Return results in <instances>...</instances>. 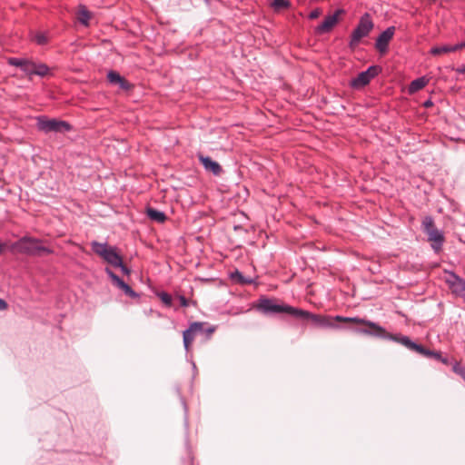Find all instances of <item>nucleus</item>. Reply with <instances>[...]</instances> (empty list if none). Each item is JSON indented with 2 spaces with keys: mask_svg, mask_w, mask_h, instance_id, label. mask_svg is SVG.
<instances>
[{
  "mask_svg": "<svg viewBox=\"0 0 465 465\" xmlns=\"http://www.w3.org/2000/svg\"><path fill=\"white\" fill-rule=\"evenodd\" d=\"M180 302L183 306H188V301L184 297L181 296Z\"/></svg>",
  "mask_w": 465,
  "mask_h": 465,
  "instance_id": "72a5a7b5",
  "label": "nucleus"
},
{
  "mask_svg": "<svg viewBox=\"0 0 465 465\" xmlns=\"http://www.w3.org/2000/svg\"><path fill=\"white\" fill-rule=\"evenodd\" d=\"M92 250L106 262L114 267H120L124 274H129L130 270L123 264L121 255L117 252L116 248L108 246L106 243L93 242L91 243Z\"/></svg>",
  "mask_w": 465,
  "mask_h": 465,
  "instance_id": "20e7f679",
  "label": "nucleus"
},
{
  "mask_svg": "<svg viewBox=\"0 0 465 465\" xmlns=\"http://www.w3.org/2000/svg\"><path fill=\"white\" fill-rule=\"evenodd\" d=\"M11 250L15 252L30 256H42L52 253V250L43 245V241L30 236H24L13 243Z\"/></svg>",
  "mask_w": 465,
  "mask_h": 465,
  "instance_id": "f03ea898",
  "label": "nucleus"
},
{
  "mask_svg": "<svg viewBox=\"0 0 465 465\" xmlns=\"http://www.w3.org/2000/svg\"><path fill=\"white\" fill-rule=\"evenodd\" d=\"M424 232L435 251H439L444 242L443 234L436 228L431 217H425L422 222Z\"/></svg>",
  "mask_w": 465,
  "mask_h": 465,
  "instance_id": "423d86ee",
  "label": "nucleus"
},
{
  "mask_svg": "<svg viewBox=\"0 0 465 465\" xmlns=\"http://www.w3.org/2000/svg\"><path fill=\"white\" fill-rule=\"evenodd\" d=\"M23 71L28 75L35 74V63L32 60L27 59L23 68Z\"/></svg>",
  "mask_w": 465,
  "mask_h": 465,
  "instance_id": "4be33fe9",
  "label": "nucleus"
},
{
  "mask_svg": "<svg viewBox=\"0 0 465 465\" xmlns=\"http://www.w3.org/2000/svg\"><path fill=\"white\" fill-rule=\"evenodd\" d=\"M446 282L454 294L465 298V281L453 273H450L446 277Z\"/></svg>",
  "mask_w": 465,
  "mask_h": 465,
  "instance_id": "9b49d317",
  "label": "nucleus"
},
{
  "mask_svg": "<svg viewBox=\"0 0 465 465\" xmlns=\"http://www.w3.org/2000/svg\"><path fill=\"white\" fill-rule=\"evenodd\" d=\"M395 32V27L391 26L383 31L378 37L376 41V48L381 52L384 53L387 51L388 45L390 41L392 39Z\"/></svg>",
  "mask_w": 465,
  "mask_h": 465,
  "instance_id": "f8f14e48",
  "label": "nucleus"
},
{
  "mask_svg": "<svg viewBox=\"0 0 465 465\" xmlns=\"http://www.w3.org/2000/svg\"><path fill=\"white\" fill-rule=\"evenodd\" d=\"M373 28V23L368 14L361 16L360 23L351 35V46L358 45Z\"/></svg>",
  "mask_w": 465,
  "mask_h": 465,
  "instance_id": "6e6552de",
  "label": "nucleus"
},
{
  "mask_svg": "<svg viewBox=\"0 0 465 465\" xmlns=\"http://www.w3.org/2000/svg\"><path fill=\"white\" fill-rule=\"evenodd\" d=\"M50 69L45 64H37L35 63V74L39 76H46L49 74Z\"/></svg>",
  "mask_w": 465,
  "mask_h": 465,
  "instance_id": "412c9836",
  "label": "nucleus"
},
{
  "mask_svg": "<svg viewBox=\"0 0 465 465\" xmlns=\"http://www.w3.org/2000/svg\"><path fill=\"white\" fill-rule=\"evenodd\" d=\"M381 72L377 65L369 67L366 71L360 73L356 78L352 79L351 84L353 88L360 89L370 83Z\"/></svg>",
  "mask_w": 465,
  "mask_h": 465,
  "instance_id": "1a4fd4ad",
  "label": "nucleus"
},
{
  "mask_svg": "<svg viewBox=\"0 0 465 465\" xmlns=\"http://www.w3.org/2000/svg\"><path fill=\"white\" fill-rule=\"evenodd\" d=\"M7 308V303L3 299H0V311H4Z\"/></svg>",
  "mask_w": 465,
  "mask_h": 465,
  "instance_id": "473e14b6",
  "label": "nucleus"
},
{
  "mask_svg": "<svg viewBox=\"0 0 465 465\" xmlns=\"http://www.w3.org/2000/svg\"><path fill=\"white\" fill-rule=\"evenodd\" d=\"M271 6L275 12H280L282 9H287L291 6V3L288 0H273L271 3Z\"/></svg>",
  "mask_w": 465,
  "mask_h": 465,
  "instance_id": "aec40b11",
  "label": "nucleus"
},
{
  "mask_svg": "<svg viewBox=\"0 0 465 465\" xmlns=\"http://www.w3.org/2000/svg\"><path fill=\"white\" fill-rule=\"evenodd\" d=\"M460 45H461V48H464L465 47V43H462Z\"/></svg>",
  "mask_w": 465,
  "mask_h": 465,
  "instance_id": "4c0bfd02",
  "label": "nucleus"
},
{
  "mask_svg": "<svg viewBox=\"0 0 465 465\" xmlns=\"http://www.w3.org/2000/svg\"><path fill=\"white\" fill-rule=\"evenodd\" d=\"M358 324L364 326V328L360 329V332L381 337V338H387L391 339L394 341H397L408 349L414 351L418 353L423 352V346L419 345L413 341H411V339L407 336H401V335H393L385 331L381 326L376 324L375 322L367 321V320H354Z\"/></svg>",
  "mask_w": 465,
  "mask_h": 465,
  "instance_id": "f257e3e1",
  "label": "nucleus"
},
{
  "mask_svg": "<svg viewBox=\"0 0 465 465\" xmlns=\"http://www.w3.org/2000/svg\"><path fill=\"white\" fill-rule=\"evenodd\" d=\"M460 72H462V73L465 72V64H464L463 69L460 70Z\"/></svg>",
  "mask_w": 465,
  "mask_h": 465,
  "instance_id": "58836bf2",
  "label": "nucleus"
},
{
  "mask_svg": "<svg viewBox=\"0 0 465 465\" xmlns=\"http://www.w3.org/2000/svg\"><path fill=\"white\" fill-rule=\"evenodd\" d=\"M197 326V324H191L189 329L183 331V344L186 351H189V348L194 340V330L196 329Z\"/></svg>",
  "mask_w": 465,
  "mask_h": 465,
  "instance_id": "dca6fc26",
  "label": "nucleus"
},
{
  "mask_svg": "<svg viewBox=\"0 0 465 465\" xmlns=\"http://www.w3.org/2000/svg\"><path fill=\"white\" fill-rule=\"evenodd\" d=\"M343 13V10L339 9L333 15L325 17L324 21L316 27L315 32L318 35H322L330 32L339 22L340 15Z\"/></svg>",
  "mask_w": 465,
  "mask_h": 465,
  "instance_id": "9d476101",
  "label": "nucleus"
},
{
  "mask_svg": "<svg viewBox=\"0 0 465 465\" xmlns=\"http://www.w3.org/2000/svg\"><path fill=\"white\" fill-rule=\"evenodd\" d=\"M193 324H197L198 325L196 327V329L194 330V333L195 334L198 333V332H203L205 323H203V322H193Z\"/></svg>",
  "mask_w": 465,
  "mask_h": 465,
  "instance_id": "c756f323",
  "label": "nucleus"
},
{
  "mask_svg": "<svg viewBox=\"0 0 465 465\" xmlns=\"http://www.w3.org/2000/svg\"><path fill=\"white\" fill-rule=\"evenodd\" d=\"M76 16L82 25L88 26L89 21L92 19L93 15L84 5H81L77 8Z\"/></svg>",
  "mask_w": 465,
  "mask_h": 465,
  "instance_id": "4468645a",
  "label": "nucleus"
},
{
  "mask_svg": "<svg viewBox=\"0 0 465 465\" xmlns=\"http://www.w3.org/2000/svg\"><path fill=\"white\" fill-rule=\"evenodd\" d=\"M107 78L110 83L117 84L123 89L127 90L130 87L129 83L124 78H123L118 73H116L114 71L109 72Z\"/></svg>",
  "mask_w": 465,
  "mask_h": 465,
  "instance_id": "2eb2a0df",
  "label": "nucleus"
},
{
  "mask_svg": "<svg viewBox=\"0 0 465 465\" xmlns=\"http://www.w3.org/2000/svg\"><path fill=\"white\" fill-rule=\"evenodd\" d=\"M427 84H428V80L425 79L424 77L415 79L414 81H412L411 83L410 87H409V92L411 94L416 93V92L421 90L422 88H424Z\"/></svg>",
  "mask_w": 465,
  "mask_h": 465,
  "instance_id": "6ab92c4d",
  "label": "nucleus"
},
{
  "mask_svg": "<svg viewBox=\"0 0 465 465\" xmlns=\"http://www.w3.org/2000/svg\"><path fill=\"white\" fill-rule=\"evenodd\" d=\"M321 15V10L320 9H314L313 11H312L309 15V17L310 19H316L320 16Z\"/></svg>",
  "mask_w": 465,
  "mask_h": 465,
  "instance_id": "7c9ffc66",
  "label": "nucleus"
},
{
  "mask_svg": "<svg viewBox=\"0 0 465 465\" xmlns=\"http://www.w3.org/2000/svg\"><path fill=\"white\" fill-rule=\"evenodd\" d=\"M420 354L428 357V358H434L435 360L441 359V353L440 351H430L423 347V352H420Z\"/></svg>",
  "mask_w": 465,
  "mask_h": 465,
  "instance_id": "5701e85b",
  "label": "nucleus"
},
{
  "mask_svg": "<svg viewBox=\"0 0 465 465\" xmlns=\"http://www.w3.org/2000/svg\"><path fill=\"white\" fill-rule=\"evenodd\" d=\"M37 127L39 130L45 133H65L71 129L70 124L64 121H60L57 119H48L45 117L38 118Z\"/></svg>",
  "mask_w": 465,
  "mask_h": 465,
  "instance_id": "0eeeda50",
  "label": "nucleus"
},
{
  "mask_svg": "<svg viewBox=\"0 0 465 465\" xmlns=\"http://www.w3.org/2000/svg\"><path fill=\"white\" fill-rule=\"evenodd\" d=\"M431 104H432V103H431L430 101H427V102L424 104V105H425L426 107H429V106H430Z\"/></svg>",
  "mask_w": 465,
  "mask_h": 465,
  "instance_id": "c9c22d12",
  "label": "nucleus"
},
{
  "mask_svg": "<svg viewBox=\"0 0 465 465\" xmlns=\"http://www.w3.org/2000/svg\"><path fill=\"white\" fill-rule=\"evenodd\" d=\"M296 319L301 320H308L311 321L316 327L319 328H335L336 324L335 322H352L358 324L355 321L351 320H361V318H350V317H342V316H336V317H331L327 315H321V314H312L309 312L308 311H304L302 309H298L296 312Z\"/></svg>",
  "mask_w": 465,
  "mask_h": 465,
  "instance_id": "7ed1b4c3",
  "label": "nucleus"
},
{
  "mask_svg": "<svg viewBox=\"0 0 465 465\" xmlns=\"http://www.w3.org/2000/svg\"><path fill=\"white\" fill-rule=\"evenodd\" d=\"M115 285L122 289L127 295L133 297L135 295L131 287L126 284L124 281L120 280Z\"/></svg>",
  "mask_w": 465,
  "mask_h": 465,
  "instance_id": "a878e982",
  "label": "nucleus"
},
{
  "mask_svg": "<svg viewBox=\"0 0 465 465\" xmlns=\"http://www.w3.org/2000/svg\"><path fill=\"white\" fill-rule=\"evenodd\" d=\"M160 298L163 303H165L166 305H171L172 297L169 294L163 292L160 294Z\"/></svg>",
  "mask_w": 465,
  "mask_h": 465,
  "instance_id": "cd10ccee",
  "label": "nucleus"
},
{
  "mask_svg": "<svg viewBox=\"0 0 465 465\" xmlns=\"http://www.w3.org/2000/svg\"><path fill=\"white\" fill-rule=\"evenodd\" d=\"M453 371L460 375L465 380V368L461 367L459 363L454 364Z\"/></svg>",
  "mask_w": 465,
  "mask_h": 465,
  "instance_id": "bb28decb",
  "label": "nucleus"
},
{
  "mask_svg": "<svg viewBox=\"0 0 465 465\" xmlns=\"http://www.w3.org/2000/svg\"><path fill=\"white\" fill-rule=\"evenodd\" d=\"M34 40L38 44V45H45L47 44L48 42V36L45 33H43V32H37L34 35Z\"/></svg>",
  "mask_w": 465,
  "mask_h": 465,
  "instance_id": "b1692460",
  "label": "nucleus"
},
{
  "mask_svg": "<svg viewBox=\"0 0 465 465\" xmlns=\"http://www.w3.org/2000/svg\"><path fill=\"white\" fill-rule=\"evenodd\" d=\"M4 250V245L0 243V253L3 252Z\"/></svg>",
  "mask_w": 465,
  "mask_h": 465,
  "instance_id": "e433bc0d",
  "label": "nucleus"
},
{
  "mask_svg": "<svg viewBox=\"0 0 465 465\" xmlns=\"http://www.w3.org/2000/svg\"><path fill=\"white\" fill-rule=\"evenodd\" d=\"M257 308L264 313H288L296 316L298 308L292 307L284 303H279L276 300L272 299H260Z\"/></svg>",
  "mask_w": 465,
  "mask_h": 465,
  "instance_id": "39448f33",
  "label": "nucleus"
},
{
  "mask_svg": "<svg viewBox=\"0 0 465 465\" xmlns=\"http://www.w3.org/2000/svg\"><path fill=\"white\" fill-rule=\"evenodd\" d=\"M106 272L110 276V278L113 280L114 283L116 284L121 279L114 273L111 270L106 269Z\"/></svg>",
  "mask_w": 465,
  "mask_h": 465,
  "instance_id": "c85d7f7f",
  "label": "nucleus"
},
{
  "mask_svg": "<svg viewBox=\"0 0 465 465\" xmlns=\"http://www.w3.org/2000/svg\"><path fill=\"white\" fill-rule=\"evenodd\" d=\"M198 158L206 171L213 173L214 175H219L222 173L221 165L217 162L212 160L209 156L199 154Z\"/></svg>",
  "mask_w": 465,
  "mask_h": 465,
  "instance_id": "ddd939ff",
  "label": "nucleus"
},
{
  "mask_svg": "<svg viewBox=\"0 0 465 465\" xmlns=\"http://www.w3.org/2000/svg\"><path fill=\"white\" fill-rule=\"evenodd\" d=\"M146 214L151 220L158 223H163L166 220V215L163 212L151 207L146 209Z\"/></svg>",
  "mask_w": 465,
  "mask_h": 465,
  "instance_id": "a211bd4d",
  "label": "nucleus"
},
{
  "mask_svg": "<svg viewBox=\"0 0 465 465\" xmlns=\"http://www.w3.org/2000/svg\"><path fill=\"white\" fill-rule=\"evenodd\" d=\"M214 331H215V327L210 326V327L204 329L203 332H205L206 335L208 337H210L214 332Z\"/></svg>",
  "mask_w": 465,
  "mask_h": 465,
  "instance_id": "2f4dec72",
  "label": "nucleus"
},
{
  "mask_svg": "<svg viewBox=\"0 0 465 465\" xmlns=\"http://www.w3.org/2000/svg\"><path fill=\"white\" fill-rule=\"evenodd\" d=\"M439 361L444 364H448V360L446 358H443L442 356H441V359H440Z\"/></svg>",
  "mask_w": 465,
  "mask_h": 465,
  "instance_id": "f704fd0d",
  "label": "nucleus"
},
{
  "mask_svg": "<svg viewBox=\"0 0 465 465\" xmlns=\"http://www.w3.org/2000/svg\"><path fill=\"white\" fill-rule=\"evenodd\" d=\"M461 49V45H442L435 46L430 50V54L433 55H441L450 52H455Z\"/></svg>",
  "mask_w": 465,
  "mask_h": 465,
  "instance_id": "f3484780",
  "label": "nucleus"
},
{
  "mask_svg": "<svg viewBox=\"0 0 465 465\" xmlns=\"http://www.w3.org/2000/svg\"><path fill=\"white\" fill-rule=\"evenodd\" d=\"M27 59L25 58H15L11 57L8 59V64L16 67H20L22 70Z\"/></svg>",
  "mask_w": 465,
  "mask_h": 465,
  "instance_id": "393cba45",
  "label": "nucleus"
}]
</instances>
